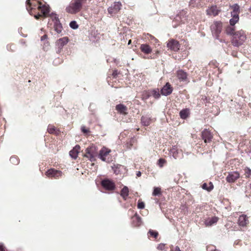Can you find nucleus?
<instances>
[{"mask_svg":"<svg viewBox=\"0 0 251 251\" xmlns=\"http://www.w3.org/2000/svg\"><path fill=\"white\" fill-rule=\"evenodd\" d=\"M246 39V36L244 31L242 30H239L234 34L232 44L234 46L238 47L243 44Z\"/></svg>","mask_w":251,"mask_h":251,"instance_id":"nucleus-2","label":"nucleus"},{"mask_svg":"<svg viewBox=\"0 0 251 251\" xmlns=\"http://www.w3.org/2000/svg\"><path fill=\"white\" fill-rule=\"evenodd\" d=\"M80 150V146L76 145L72 150L70 151V155L74 159H76L77 157L78 153Z\"/></svg>","mask_w":251,"mask_h":251,"instance_id":"nucleus-17","label":"nucleus"},{"mask_svg":"<svg viewBox=\"0 0 251 251\" xmlns=\"http://www.w3.org/2000/svg\"><path fill=\"white\" fill-rule=\"evenodd\" d=\"M211 30L213 35L218 39L219 35L222 29V24L220 22L216 21L211 25Z\"/></svg>","mask_w":251,"mask_h":251,"instance_id":"nucleus-4","label":"nucleus"},{"mask_svg":"<svg viewBox=\"0 0 251 251\" xmlns=\"http://www.w3.org/2000/svg\"><path fill=\"white\" fill-rule=\"evenodd\" d=\"M136 176L138 177H140L141 176V173L140 171H138L136 173Z\"/></svg>","mask_w":251,"mask_h":251,"instance_id":"nucleus-49","label":"nucleus"},{"mask_svg":"<svg viewBox=\"0 0 251 251\" xmlns=\"http://www.w3.org/2000/svg\"><path fill=\"white\" fill-rule=\"evenodd\" d=\"M173 88L169 83H167L165 86L162 88L161 93L162 95L164 96L169 95L172 93Z\"/></svg>","mask_w":251,"mask_h":251,"instance_id":"nucleus-13","label":"nucleus"},{"mask_svg":"<svg viewBox=\"0 0 251 251\" xmlns=\"http://www.w3.org/2000/svg\"><path fill=\"white\" fill-rule=\"evenodd\" d=\"M84 156L88 158L91 162L95 160L97 155V149L95 146L92 145L86 149Z\"/></svg>","mask_w":251,"mask_h":251,"instance_id":"nucleus-3","label":"nucleus"},{"mask_svg":"<svg viewBox=\"0 0 251 251\" xmlns=\"http://www.w3.org/2000/svg\"><path fill=\"white\" fill-rule=\"evenodd\" d=\"M86 1V0H72L66 6L65 10L70 14H76L81 10L83 4Z\"/></svg>","mask_w":251,"mask_h":251,"instance_id":"nucleus-1","label":"nucleus"},{"mask_svg":"<svg viewBox=\"0 0 251 251\" xmlns=\"http://www.w3.org/2000/svg\"><path fill=\"white\" fill-rule=\"evenodd\" d=\"M10 161L13 164H18V160L17 159V158L15 157H12L10 158Z\"/></svg>","mask_w":251,"mask_h":251,"instance_id":"nucleus-43","label":"nucleus"},{"mask_svg":"<svg viewBox=\"0 0 251 251\" xmlns=\"http://www.w3.org/2000/svg\"><path fill=\"white\" fill-rule=\"evenodd\" d=\"M174 251H181L178 247H176Z\"/></svg>","mask_w":251,"mask_h":251,"instance_id":"nucleus-50","label":"nucleus"},{"mask_svg":"<svg viewBox=\"0 0 251 251\" xmlns=\"http://www.w3.org/2000/svg\"><path fill=\"white\" fill-rule=\"evenodd\" d=\"M27 4L29 5V6H27L26 9L28 11H29V7H31V9L34 8L35 5L31 2H30V0H26Z\"/></svg>","mask_w":251,"mask_h":251,"instance_id":"nucleus-41","label":"nucleus"},{"mask_svg":"<svg viewBox=\"0 0 251 251\" xmlns=\"http://www.w3.org/2000/svg\"><path fill=\"white\" fill-rule=\"evenodd\" d=\"M166 162V161L165 159L160 158L158 161V165L160 167H162Z\"/></svg>","mask_w":251,"mask_h":251,"instance_id":"nucleus-40","label":"nucleus"},{"mask_svg":"<svg viewBox=\"0 0 251 251\" xmlns=\"http://www.w3.org/2000/svg\"><path fill=\"white\" fill-rule=\"evenodd\" d=\"M123 167V166H122V165H119V164H117V165H115L113 167H112V169H113L114 173L116 175H118L120 173L121 170Z\"/></svg>","mask_w":251,"mask_h":251,"instance_id":"nucleus-32","label":"nucleus"},{"mask_svg":"<svg viewBox=\"0 0 251 251\" xmlns=\"http://www.w3.org/2000/svg\"><path fill=\"white\" fill-rule=\"evenodd\" d=\"M210 186L209 187L207 186V184L205 183H203L202 185V189L204 190H206L208 191H210L213 189V184L210 182L209 183Z\"/></svg>","mask_w":251,"mask_h":251,"instance_id":"nucleus-34","label":"nucleus"},{"mask_svg":"<svg viewBox=\"0 0 251 251\" xmlns=\"http://www.w3.org/2000/svg\"><path fill=\"white\" fill-rule=\"evenodd\" d=\"M240 176L239 173L237 172H230L226 176V181L231 183L234 182Z\"/></svg>","mask_w":251,"mask_h":251,"instance_id":"nucleus-11","label":"nucleus"},{"mask_svg":"<svg viewBox=\"0 0 251 251\" xmlns=\"http://www.w3.org/2000/svg\"><path fill=\"white\" fill-rule=\"evenodd\" d=\"M68 42V39L67 37H63L62 38H60L57 41V45L59 46V47L62 48L65 45H66Z\"/></svg>","mask_w":251,"mask_h":251,"instance_id":"nucleus-26","label":"nucleus"},{"mask_svg":"<svg viewBox=\"0 0 251 251\" xmlns=\"http://www.w3.org/2000/svg\"><path fill=\"white\" fill-rule=\"evenodd\" d=\"M111 152V150L103 147L100 151L99 157L103 161H107L106 157Z\"/></svg>","mask_w":251,"mask_h":251,"instance_id":"nucleus-10","label":"nucleus"},{"mask_svg":"<svg viewBox=\"0 0 251 251\" xmlns=\"http://www.w3.org/2000/svg\"><path fill=\"white\" fill-rule=\"evenodd\" d=\"M50 17L52 19L54 22V28L55 30L57 33H60L62 31V27L59 21L58 17H57L56 14H51L50 15Z\"/></svg>","mask_w":251,"mask_h":251,"instance_id":"nucleus-6","label":"nucleus"},{"mask_svg":"<svg viewBox=\"0 0 251 251\" xmlns=\"http://www.w3.org/2000/svg\"><path fill=\"white\" fill-rule=\"evenodd\" d=\"M0 251H5V248L2 244H0Z\"/></svg>","mask_w":251,"mask_h":251,"instance_id":"nucleus-47","label":"nucleus"},{"mask_svg":"<svg viewBox=\"0 0 251 251\" xmlns=\"http://www.w3.org/2000/svg\"><path fill=\"white\" fill-rule=\"evenodd\" d=\"M171 153L172 154L173 157L176 159L178 157V154L179 153L177 147L176 146H173L172 148L170 150Z\"/></svg>","mask_w":251,"mask_h":251,"instance_id":"nucleus-29","label":"nucleus"},{"mask_svg":"<svg viewBox=\"0 0 251 251\" xmlns=\"http://www.w3.org/2000/svg\"><path fill=\"white\" fill-rule=\"evenodd\" d=\"M157 249L159 250H161V251L165 249V245L163 244H160L157 246Z\"/></svg>","mask_w":251,"mask_h":251,"instance_id":"nucleus-46","label":"nucleus"},{"mask_svg":"<svg viewBox=\"0 0 251 251\" xmlns=\"http://www.w3.org/2000/svg\"><path fill=\"white\" fill-rule=\"evenodd\" d=\"M149 233L150 235L153 236L155 238H156L158 235V233L157 232H155L152 230H150Z\"/></svg>","mask_w":251,"mask_h":251,"instance_id":"nucleus-44","label":"nucleus"},{"mask_svg":"<svg viewBox=\"0 0 251 251\" xmlns=\"http://www.w3.org/2000/svg\"><path fill=\"white\" fill-rule=\"evenodd\" d=\"M62 173L60 171L54 169H50L46 172L47 176L50 178H58L62 176Z\"/></svg>","mask_w":251,"mask_h":251,"instance_id":"nucleus-7","label":"nucleus"},{"mask_svg":"<svg viewBox=\"0 0 251 251\" xmlns=\"http://www.w3.org/2000/svg\"><path fill=\"white\" fill-rule=\"evenodd\" d=\"M140 49L145 54H149L152 51L151 48L147 44H142L140 46Z\"/></svg>","mask_w":251,"mask_h":251,"instance_id":"nucleus-20","label":"nucleus"},{"mask_svg":"<svg viewBox=\"0 0 251 251\" xmlns=\"http://www.w3.org/2000/svg\"><path fill=\"white\" fill-rule=\"evenodd\" d=\"M81 129L82 132L84 133H87L89 132V130L86 129L84 126H82Z\"/></svg>","mask_w":251,"mask_h":251,"instance_id":"nucleus-45","label":"nucleus"},{"mask_svg":"<svg viewBox=\"0 0 251 251\" xmlns=\"http://www.w3.org/2000/svg\"><path fill=\"white\" fill-rule=\"evenodd\" d=\"M46 38V35H44L43 36H42V37H41V40H44V39L45 38Z\"/></svg>","mask_w":251,"mask_h":251,"instance_id":"nucleus-51","label":"nucleus"},{"mask_svg":"<svg viewBox=\"0 0 251 251\" xmlns=\"http://www.w3.org/2000/svg\"><path fill=\"white\" fill-rule=\"evenodd\" d=\"M248 219L246 215H241L238 219V224L242 226H245L248 223Z\"/></svg>","mask_w":251,"mask_h":251,"instance_id":"nucleus-19","label":"nucleus"},{"mask_svg":"<svg viewBox=\"0 0 251 251\" xmlns=\"http://www.w3.org/2000/svg\"><path fill=\"white\" fill-rule=\"evenodd\" d=\"M70 27L74 29H77L78 28V25L77 24L76 22L75 21H72L70 23Z\"/></svg>","mask_w":251,"mask_h":251,"instance_id":"nucleus-39","label":"nucleus"},{"mask_svg":"<svg viewBox=\"0 0 251 251\" xmlns=\"http://www.w3.org/2000/svg\"><path fill=\"white\" fill-rule=\"evenodd\" d=\"M201 0H191L189 2V5L192 7L201 6Z\"/></svg>","mask_w":251,"mask_h":251,"instance_id":"nucleus-31","label":"nucleus"},{"mask_svg":"<svg viewBox=\"0 0 251 251\" xmlns=\"http://www.w3.org/2000/svg\"><path fill=\"white\" fill-rule=\"evenodd\" d=\"M187 12L185 11L182 10L176 16L174 22H177L180 23H184L187 20Z\"/></svg>","mask_w":251,"mask_h":251,"instance_id":"nucleus-8","label":"nucleus"},{"mask_svg":"<svg viewBox=\"0 0 251 251\" xmlns=\"http://www.w3.org/2000/svg\"><path fill=\"white\" fill-rule=\"evenodd\" d=\"M202 138L204 140L205 143L209 142L212 138V135L207 129H204L201 133Z\"/></svg>","mask_w":251,"mask_h":251,"instance_id":"nucleus-14","label":"nucleus"},{"mask_svg":"<svg viewBox=\"0 0 251 251\" xmlns=\"http://www.w3.org/2000/svg\"><path fill=\"white\" fill-rule=\"evenodd\" d=\"M132 219V222H133V224L134 226H138L141 225V224H142L141 219L137 214H135L134 216H133Z\"/></svg>","mask_w":251,"mask_h":251,"instance_id":"nucleus-21","label":"nucleus"},{"mask_svg":"<svg viewBox=\"0 0 251 251\" xmlns=\"http://www.w3.org/2000/svg\"><path fill=\"white\" fill-rule=\"evenodd\" d=\"M232 7L233 9V13H231V15L238 14V12L239 9V6L237 4H235L232 6Z\"/></svg>","mask_w":251,"mask_h":251,"instance_id":"nucleus-36","label":"nucleus"},{"mask_svg":"<svg viewBox=\"0 0 251 251\" xmlns=\"http://www.w3.org/2000/svg\"><path fill=\"white\" fill-rule=\"evenodd\" d=\"M47 130L48 132L50 134H53L55 135H58L60 133V131L57 130L54 126L49 125L48 127Z\"/></svg>","mask_w":251,"mask_h":251,"instance_id":"nucleus-24","label":"nucleus"},{"mask_svg":"<svg viewBox=\"0 0 251 251\" xmlns=\"http://www.w3.org/2000/svg\"><path fill=\"white\" fill-rule=\"evenodd\" d=\"M151 119L148 116H142L141 123L145 126H148L151 123Z\"/></svg>","mask_w":251,"mask_h":251,"instance_id":"nucleus-27","label":"nucleus"},{"mask_svg":"<svg viewBox=\"0 0 251 251\" xmlns=\"http://www.w3.org/2000/svg\"><path fill=\"white\" fill-rule=\"evenodd\" d=\"M42 15H40V14H38V15H36L34 16V17L35 18V19H39V18Z\"/></svg>","mask_w":251,"mask_h":251,"instance_id":"nucleus-48","label":"nucleus"},{"mask_svg":"<svg viewBox=\"0 0 251 251\" xmlns=\"http://www.w3.org/2000/svg\"><path fill=\"white\" fill-rule=\"evenodd\" d=\"M187 76V74L182 70L177 71V77L179 80L181 81H185L186 80Z\"/></svg>","mask_w":251,"mask_h":251,"instance_id":"nucleus-22","label":"nucleus"},{"mask_svg":"<svg viewBox=\"0 0 251 251\" xmlns=\"http://www.w3.org/2000/svg\"><path fill=\"white\" fill-rule=\"evenodd\" d=\"M131 40H129L128 41V45L130 44H131Z\"/></svg>","mask_w":251,"mask_h":251,"instance_id":"nucleus-52","label":"nucleus"},{"mask_svg":"<svg viewBox=\"0 0 251 251\" xmlns=\"http://www.w3.org/2000/svg\"><path fill=\"white\" fill-rule=\"evenodd\" d=\"M218 220V218L216 217H213L206 219L204 221V225L206 226H211L216 224Z\"/></svg>","mask_w":251,"mask_h":251,"instance_id":"nucleus-15","label":"nucleus"},{"mask_svg":"<svg viewBox=\"0 0 251 251\" xmlns=\"http://www.w3.org/2000/svg\"><path fill=\"white\" fill-rule=\"evenodd\" d=\"M39 5L38 7V9L41 10L44 17H47L50 12L49 7L45 5L41 6V2H39Z\"/></svg>","mask_w":251,"mask_h":251,"instance_id":"nucleus-16","label":"nucleus"},{"mask_svg":"<svg viewBox=\"0 0 251 251\" xmlns=\"http://www.w3.org/2000/svg\"><path fill=\"white\" fill-rule=\"evenodd\" d=\"M128 192L129 191L127 187L124 186L121 191V195L125 200H126V198L128 195Z\"/></svg>","mask_w":251,"mask_h":251,"instance_id":"nucleus-28","label":"nucleus"},{"mask_svg":"<svg viewBox=\"0 0 251 251\" xmlns=\"http://www.w3.org/2000/svg\"><path fill=\"white\" fill-rule=\"evenodd\" d=\"M116 109L120 113L124 114H126L127 107L123 104H119L117 105Z\"/></svg>","mask_w":251,"mask_h":251,"instance_id":"nucleus-23","label":"nucleus"},{"mask_svg":"<svg viewBox=\"0 0 251 251\" xmlns=\"http://www.w3.org/2000/svg\"><path fill=\"white\" fill-rule=\"evenodd\" d=\"M161 194V188L159 187H154L152 192V195L156 196Z\"/></svg>","mask_w":251,"mask_h":251,"instance_id":"nucleus-35","label":"nucleus"},{"mask_svg":"<svg viewBox=\"0 0 251 251\" xmlns=\"http://www.w3.org/2000/svg\"><path fill=\"white\" fill-rule=\"evenodd\" d=\"M233 17L231 18L230 21L229 23L230 24V25L233 26L239 20V16L238 14L236 15H232Z\"/></svg>","mask_w":251,"mask_h":251,"instance_id":"nucleus-30","label":"nucleus"},{"mask_svg":"<svg viewBox=\"0 0 251 251\" xmlns=\"http://www.w3.org/2000/svg\"><path fill=\"white\" fill-rule=\"evenodd\" d=\"M245 175L246 177H250L251 176V170L249 168H246L244 170Z\"/></svg>","mask_w":251,"mask_h":251,"instance_id":"nucleus-38","label":"nucleus"},{"mask_svg":"<svg viewBox=\"0 0 251 251\" xmlns=\"http://www.w3.org/2000/svg\"><path fill=\"white\" fill-rule=\"evenodd\" d=\"M189 110L188 109H183L179 112L180 116L183 119H186L189 116Z\"/></svg>","mask_w":251,"mask_h":251,"instance_id":"nucleus-25","label":"nucleus"},{"mask_svg":"<svg viewBox=\"0 0 251 251\" xmlns=\"http://www.w3.org/2000/svg\"><path fill=\"white\" fill-rule=\"evenodd\" d=\"M167 47L172 50L177 51L179 49L180 45L177 41L171 40L167 43Z\"/></svg>","mask_w":251,"mask_h":251,"instance_id":"nucleus-12","label":"nucleus"},{"mask_svg":"<svg viewBox=\"0 0 251 251\" xmlns=\"http://www.w3.org/2000/svg\"><path fill=\"white\" fill-rule=\"evenodd\" d=\"M219 10L216 6H212L206 10L207 14L209 15L216 16L218 14Z\"/></svg>","mask_w":251,"mask_h":251,"instance_id":"nucleus-18","label":"nucleus"},{"mask_svg":"<svg viewBox=\"0 0 251 251\" xmlns=\"http://www.w3.org/2000/svg\"><path fill=\"white\" fill-rule=\"evenodd\" d=\"M152 95L155 99H158L160 97V95L159 94L158 90H153L152 91Z\"/></svg>","mask_w":251,"mask_h":251,"instance_id":"nucleus-37","label":"nucleus"},{"mask_svg":"<svg viewBox=\"0 0 251 251\" xmlns=\"http://www.w3.org/2000/svg\"><path fill=\"white\" fill-rule=\"evenodd\" d=\"M137 207L139 209H143L145 207V204L142 201H141V202L139 201L138 203Z\"/></svg>","mask_w":251,"mask_h":251,"instance_id":"nucleus-42","label":"nucleus"},{"mask_svg":"<svg viewBox=\"0 0 251 251\" xmlns=\"http://www.w3.org/2000/svg\"><path fill=\"white\" fill-rule=\"evenodd\" d=\"M226 33L228 35H234V34H235L234 27L232 25L227 26L226 29Z\"/></svg>","mask_w":251,"mask_h":251,"instance_id":"nucleus-33","label":"nucleus"},{"mask_svg":"<svg viewBox=\"0 0 251 251\" xmlns=\"http://www.w3.org/2000/svg\"><path fill=\"white\" fill-rule=\"evenodd\" d=\"M102 186L106 190H113L115 187L114 183L109 179H104L101 181Z\"/></svg>","mask_w":251,"mask_h":251,"instance_id":"nucleus-9","label":"nucleus"},{"mask_svg":"<svg viewBox=\"0 0 251 251\" xmlns=\"http://www.w3.org/2000/svg\"><path fill=\"white\" fill-rule=\"evenodd\" d=\"M121 7L122 3L120 2H114L113 5L108 7V12L110 15L113 16L121 10Z\"/></svg>","mask_w":251,"mask_h":251,"instance_id":"nucleus-5","label":"nucleus"},{"mask_svg":"<svg viewBox=\"0 0 251 251\" xmlns=\"http://www.w3.org/2000/svg\"><path fill=\"white\" fill-rule=\"evenodd\" d=\"M213 251H218L217 250H214Z\"/></svg>","mask_w":251,"mask_h":251,"instance_id":"nucleus-53","label":"nucleus"}]
</instances>
